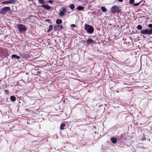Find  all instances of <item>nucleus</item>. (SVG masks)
Instances as JSON below:
<instances>
[{"label": "nucleus", "mask_w": 152, "mask_h": 152, "mask_svg": "<svg viewBox=\"0 0 152 152\" xmlns=\"http://www.w3.org/2000/svg\"><path fill=\"white\" fill-rule=\"evenodd\" d=\"M37 73H38V74H40V72H39V71H38V72H37Z\"/></svg>", "instance_id": "nucleus-33"}, {"label": "nucleus", "mask_w": 152, "mask_h": 152, "mask_svg": "<svg viewBox=\"0 0 152 152\" xmlns=\"http://www.w3.org/2000/svg\"><path fill=\"white\" fill-rule=\"evenodd\" d=\"M140 33L142 34H146L148 35L152 34V28L149 29V30H148L147 29L142 30L140 31Z\"/></svg>", "instance_id": "nucleus-2"}, {"label": "nucleus", "mask_w": 152, "mask_h": 152, "mask_svg": "<svg viewBox=\"0 0 152 152\" xmlns=\"http://www.w3.org/2000/svg\"><path fill=\"white\" fill-rule=\"evenodd\" d=\"M16 2V0H8L2 2V4H13Z\"/></svg>", "instance_id": "nucleus-6"}, {"label": "nucleus", "mask_w": 152, "mask_h": 152, "mask_svg": "<svg viewBox=\"0 0 152 152\" xmlns=\"http://www.w3.org/2000/svg\"><path fill=\"white\" fill-rule=\"evenodd\" d=\"M10 99L12 102H15L16 100L15 97L13 96H12L10 97Z\"/></svg>", "instance_id": "nucleus-14"}, {"label": "nucleus", "mask_w": 152, "mask_h": 152, "mask_svg": "<svg viewBox=\"0 0 152 152\" xmlns=\"http://www.w3.org/2000/svg\"><path fill=\"white\" fill-rule=\"evenodd\" d=\"M10 9V8L9 7H4L0 11L1 14L4 15L7 12L9 11Z\"/></svg>", "instance_id": "nucleus-5"}, {"label": "nucleus", "mask_w": 152, "mask_h": 152, "mask_svg": "<svg viewBox=\"0 0 152 152\" xmlns=\"http://www.w3.org/2000/svg\"><path fill=\"white\" fill-rule=\"evenodd\" d=\"M94 40L91 39H89L87 40V45H88L90 44H92L94 42Z\"/></svg>", "instance_id": "nucleus-7"}, {"label": "nucleus", "mask_w": 152, "mask_h": 152, "mask_svg": "<svg viewBox=\"0 0 152 152\" xmlns=\"http://www.w3.org/2000/svg\"><path fill=\"white\" fill-rule=\"evenodd\" d=\"M18 28L20 33H23L25 32L27 30V28L25 26L22 24H20L18 26Z\"/></svg>", "instance_id": "nucleus-3"}, {"label": "nucleus", "mask_w": 152, "mask_h": 152, "mask_svg": "<svg viewBox=\"0 0 152 152\" xmlns=\"http://www.w3.org/2000/svg\"><path fill=\"white\" fill-rule=\"evenodd\" d=\"M66 126L65 124L62 123L60 125V128L61 130H64V127Z\"/></svg>", "instance_id": "nucleus-15"}, {"label": "nucleus", "mask_w": 152, "mask_h": 152, "mask_svg": "<svg viewBox=\"0 0 152 152\" xmlns=\"http://www.w3.org/2000/svg\"><path fill=\"white\" fill-rule=\"evenodd\" d=\"M42 7L48 10H50V7L48 5H42Z\"/></svg>", "instance_id": "nucleus-8"}, {"label": "nucleus", "mask_w": 152, "mask_h": 152, "mask_svg": "<svg viewBox=\"0 0 152 152\" xmlns=\"http://www.w3.org/2000/svg\"><path fill=\"white\" fill-rule=\"evenodd\" d=\"M59 27V29H62L63 28V27L62 25H58Z\"/></svg>", "instance_id": "nucleus-27"}, {"label": "nucleus", "mask_w": 152, "mask_h": 152, "mask_svg": "<svg viewBox=\"0 0 152 152\" xmlns=\"http://www.w3.org/2000/svg\"><path fill=\"white\" fill-rule=\"evenodd\" d=\"M39 3L41 4H45L44 1L43 0H38Z\"/></svg>", "instance_id": "nucleus-20"}, {"label": "nucleus", "mask_w": 152, "mask_h": 152, "mask_svg": "<svg viewBox=\"0 0 152 152\" xmlns=\"http://www.w3.org/2000/svg\"><path fill=\"white\" fill-rule=\"evenodd\" d=\"M12 58H16L18 60L20 58V57L19 56H17L15 54L12 55Z\"/></svg>", "instance_id": "nucleus-10"}, {"label": "nucleus", "mask_w": 152, "mask_h": 152, "mask_svg": "<svg viewBox=\"0 0 152 152\" xmlns=\"http://www.w3.org/2000/svg\"><path fill=\"white\" fill-rule=\"evenodd\" d=\"M70 26L71 27L74 28L76 27V25L74 24H72Z\"/></svg>", "instance_id": "nucleus-26"}, {"label": "nucleus", "mask_w": 152, "mask_h": 152, "mask_svg": "<svg viewBox=\"0 0 152 152\" xmlns=\"http://www.w3.org/2000/svg\"><path fill=\"white\" fill-rule=\"evenodd\" d=\"M102 11L103 12H105L107 11L106 8L104 7H102L101 8Z\"/></svg>", "instance_id": "nucleus-18"}, {"label": "nucleus", "mask_w": 152, "mask_h": 152, "mask_svg": "<svg viewBox=\"0 0 152 152\" xmlns=\"http://www.w3.org/2000/svg\"><path fill=\"white\" fill-rule=\"evenodd\" d=\"M45 21H48V22H50V20H49V19H46V20H45Z\"/></svg>", "instance_id": "nucleus-29"}, {"label": "nucleus", "mask_w": 152, "mask_h": 152, "mask_svg": "<svg viewBox=\"0 0 152 152\" xmlns=\"http://www.w3.org/2000/svg\"><path fill=\"white\" fill-rule=\"evenodd\" d=\"M118 1L120 2H122L123 1V0H118Z\"/></svg>", "instance_id": "nucleus-32"}, {"label": "nucleus", "mask_w": 152, "mask_h": 152, "mask_svg": "<svg viewBox=\"0 0 152 152\" xmlns=\"http://www.w3.org/2000/svg\"><path fill=\"white\" fill-rule=\"evenodd\" d=\"M4 92L6 94H8L9 93V90H4Z\"/></svg>", "instance_id": "nucleus-24"}, {"label": "nucleus", "mask_w": 152, "mask_h": 152, "mask_svg": "<svg viewBox=\"0 0 152 152\" xmlns=\"http://www.w3.org/2000/svg\"><path fill=\"white\" fill-rule=\"evenodd\" d=\"M136 28L139 30H142V26L140 25H138Z\"/></svg>", "instance_id": "nucleus-17"}, {"label": "nucleus", "mask_w": 152, "mask_h": 152, "mask_svg": "<svg viewBox=\"0 0 152 152\" xmlns=\"http://www.w3.org/2000/svg\"><path fill=\"white\" fill-rule=\"evenodd\" d=\"M66 13H65L64 12H63L62 11H61L59 12V15L61 17H62L64 15H65Z\"/></svg>", "instance_id": "nucleus-12"}, {"label": "nucleus", "mask_w": 152, "mask_h": 152, "mask_svg": "<svg viewBox=\"0 0 152 152\" xmlns=\"http://www.w3.org/2000/svg\"><path fill=\"white\" fill-rule=\"evenodd\" d=\"M145 140V138H144V137H143V138L142 139V141H144V140Z\"/></svg>", "instance_id": "nucleus-31"}, {"label": "nucleus", "mask_w": 152, "mask_h": 152, "mask_svg": "<svg viewBox=\"0 0 152 152\" xmlns=\"http://www.w3.org/2000/svg\"><path fill=\"white\" fill-rule=\"evenodd\" d=\"M140 4V3L134 4L133 6H138Z\"/></svg>", "instance_id": "nucleus-25"}, {"label": "nucleus", "mask_w": 152, "mask_h": 152, "mask_svg": "<svg viewBox=\"0 0 152 152\" xmlns=\"http://www.w3.org/2000/svg\"><path fill=\"white\" fill-rule=\"evenodd\" d=\"M110 140L112 141V142L114 144L116 143L117 142L116 139L113 137L111 138Z\"/></svg>", "instance_id": "nucleus-9"}, {"label": "nucleus", "mask_w": 152, "mask_h": 152, "mask_svg": "<svg viewBox=\"0 0 152 152\" xmlns=\"http://www.w3.org/2000/svg\"><path fill=\"white\" fill-rule=\"evenodd\" d=\"M84 9V7L83 6H79L77 9L78 10H82Z\"/></svg>", "instance_id": "nucleus-13"}, {"label": "nucleus", "mask_w": 152, "mask_h": 152, "mask_svg": "<svg viewBox=\"0 0 152 152\" xmlns=\"http://www.w3.org/2000/svg\"><path fill=\"white\" fill-rule=\"evenodd\" d=\"M62 22V20L61 19H57L56 20V23L58 24H60Z\"/></svg>", "instance_id": "nucleus-11"}, {"label": "nucleus", "mask_w": 152, "mask_h": 152, "mask_svg": "<svg viewBox=\"0 0 152 152\" xmlns=\"http://www.w3.org/2000/svg\"><path fill=\"white\" fill-rule=\"evenodd\" d=\"M84 28L85 30L89 34L93 33L94 31L93 27L88 24H85V25Z\"/></svg>", "instance_id": "nucleus-1"}, {"label": "nucleus", "mask_w": 152, "mask_h": 152, "mask_svg": "<svg viewBox=\"0 0 152 152\" xmlns=\"http://www.w3.org/2000/svg\"><path fill=\"white\" fill-rule=\"evenodd\" d=\"M134 2V0H129V3L131 4H132Z\"/></svg>", "instance_id": "nucleus-23"}, {"label": "nucleus", "mask_w": 152, "mask_h": 152, "mask_svg": "<svg viewBox=\"0 0 152 152\" xmlns=\"http://www.w3.org/2000/svg\"><path fill=\"white\" fill-rule=\"evenodd\" d=\"M148 27L150 28H152V24H150L148 25Z\"/></svg>", "instance_id": "nucleus-28"}, {"label": "nucleus", "mask_w": 152, "mask_h": 152, "mask_svg": "<svg viewBox=\"0 0 152 152\" xmlns=\"http://www.w3.org/2000/svg\"><path fill=\"white\" fill-rule=\"evenodd\" d=\"M69 7L72 10H73L75 8V6L73 4H70Z\"/></svg>", "instance_id": "nucleus-19"}, {"label": "nucleus", "mask_w": 152, "mask_h": 152, "mask_svg": "<svg viewBox=\"0 0 152 152\" xmlns=\"http://www.w3.org/2000/svg\"><path fill=\"white\" fill-rule=\"evenodd\" d=\"M48 2H49L50 3H51L52 2H53V1H52V0H50L48 1Z\"/></svg>", "instance_id": "nucleus-30"}, {"label": "nucleus", "mask_w": 152, "mask_h": 152, "mask_svg": "<svg viewBox=\"0 0 152 152\" xmlns=\"http://www.w3.org/2000/svg\"><path fill=\"white\" fill-rule=\"evenodd\" d=\"M53 29V26L52 25H50L49 26V28L47 31L48 32H50Z\"/></svg>", "instance_id": "nucleus-16"}, {"label": "nucleus", "mask_w": 152, "mask_h": 152, "mask_svg": "<svg viewBox=\"0 0 152 152\" xmlns=\"http://www.w3.org/2000/svg\"><path fill=\"white\" fill-rule=\"evenodd\" d=\"M120 11V9L119 7L116 5H115L112 7L111 9V11L113 13H115L118 12Z\"/></svg>", "instance_id": "nucleus-4"}, {"label": "nucleus", "mask_w": 152, "mask_h": 152, "mask_svg": "<svg viewBox=\"0 0 152 152\" xmlns=\"http://www.w3.org/2000/svg\"><path fill=\"white\" fill-rule=\"evenodd\" d=\"M62 11L64 12L65 13L66 12V8L62 7L61 8Z\"/></svg>", "instance_id": "nucleus-21"}, {"label": "nucleus", "mask_w": 152, "mask_h": 152, "mask_svg": "<svg viewBox=\"0 0 152 152\" xmlns=\"http://www.w3.org/2000/svg\"><path fill=\"white\" fill-rule=\"evenodd\" d=\"M0 49L2 50V49H1V48H0V51L1 50Z\"/></svg>", "instance_id": "nucleus-34"}, {"label": "nucleus", "mask_w": 152, "mask_h": 152, "mask_svg": "<svg viewBox=\"0 0 152 152\" xmlns=\"http://www.w3.org/2000/svg\"><path fill=\"white\" fill-rule=\"evenodd\" d=\"M58 26V25H56L54 27V28L56 30H59V27Z\"/></svg>", "instance_id": "nucleus-22"}]
</instances>
